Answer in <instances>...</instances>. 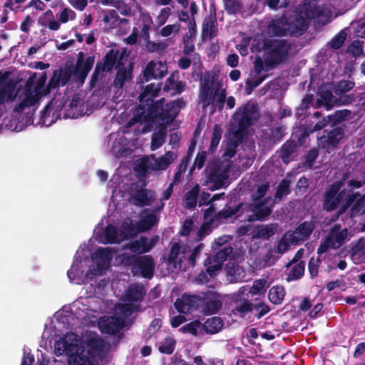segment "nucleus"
Masks as SVG:
<instances>
[{
    "label": "nucleus",
    "instance_id": "nucleus-20",
    "mask_svg": "<svg viewBox=\"0 0 365 365\" xmlns=\"http://www.w3.org/2000/svg\"><path fill=\"white\" fill-rule=\"evenodd\" d=\"M176 155L173 152L168 151L163 156L155 158L153 155V163L152 169L155 170H165L172 164Z\"/></svg>",
    "mask_w": 365,
    "mask_h": 365
},
{
    "label": "nucleus",
    "instance_id": "nucleus-12",
    "mask_svg": "<svg viewBox=\"0 0 365 365\" xmlns=\"http://www.w3.org/2000/svg\"><path fill=\"white\" fill-rule=\"evenodd\" d=\"M166 73V65L162 63L160 61L155 63L153 61H150L148 63L143 71V79L146 82L153 78L160 79L163 78Z\"/></svg>",
    "mask_w": 365,
    "mask_h": 365
},
{
    "label": "nucleus",
    "instance_id": "nucleus-54",
    "mask_svg": "<svg viewBox=\"0 0 365 365\" xmlns=\"http://www.w3.org/2000/svg\"><path fill=\"white\" fill-rule=\"evenodd\" d=\"M38 24L42 27L48 26L51 31H57L60 29L61 24L57 21H51L46 19L43 14L38 18Z\"/></svg>",
    "mask_w": 365,
    "mask_h": 365
},
{
    "label": "nucleus",
    "instance_id": "nucleus-26",
    "mask_svg": "<svg viewBox=\"0 0 365 365\" xmlns=\"http://www.w3.org/2000/svg\"><path fill=\"white\" fill-rule=\"evenodd\" d=\"M277 228V223H270L260 225L257 227V232L253 236V237L261 238L267 240L275 234Z\"/></svg>",
    "mask_w": 365,
    "mask_h": 365
},
{
    "label": "nucleus",
    "instance_id": "nucleus-35",
    "mask_svg": "<svg viewBox=\"0 0 365 365\" xmlns=\"http://www.w3.org/2000/svg\"><path fill=\"white\" fill-rule=\"evenodd\" d=\"M254 309V304L247 299H244L239 304H237L233 309V314L237 315L239 314L241 317H245L249 312H251Z\"/></svg>",
    "mask_w": 365,
    "mask_h": 365
},
{
    "label": "nucleus",
    "instance_id": "nucleus-21",
    "mask_svg": "<svg viewBox=\"0 0 365 365\" xmlns=\"http://www.w3.org/2000/svg\"><path fill=\"white\" fill-rule=\"evenodd\" d=\"M297 143L294 140H288L284 143L279 150V157L284 164H288L292 161V154L296 153Z\"/></svg>",
    "mask_w": 365,
    "mask_h": 365
},
{
    "label": "nucleus",
    "instance_id": "nucleus-3",
    "mask_svg": "<svg viewBox=\"0 0 365 365\" xmlns=\"http://www.w3.org/2000/svg\"><path fill=\"white\" fill-rule=\"evenodd\" d=\"M344 135V128L331 123L329 128L324 130L322 135L318 136L319 145L330 153L338 148Z\"/></svg>",
    "mask_w": 365,
    "mask_h": 365
},
{
    "label": "nucleus",
    "instance_id": "nucleus-25",
    "mask_svg": "<svg viewBox=\"0 0 365 365\" xmlns=\"http://www.w3.org/2000/svg\"><path fill=\"white\" fill-rule=\"evenodd\" d=\"M186 247H184L181 251V247L179 242H174L172 244L168 257L167 258V263L169 265H173L174 268H177V264L179 267H181L182 260L178 261V257L180 252L185 253L186 252Z\"/></svg>",
    "mask_w": 365,
    "mask_h": 365
},
{
    "label": "nucleus",
    "instance_id": "nucleus-27",
    "mask_svg": "<svg viewBox=\"0 0 365 365\" xmlns=\"http://www.w3.org/2000/svg\"><path fill=\"white\" fill-rule=\"evenodd\" d=\"M223 325L224 322L220 317H212L205 322L203 329L207 334H214L218 333Z\"/></svg>",
    "mask_w": 365,
    "mask_h": 365
},
{
    "label": "nucleus",
    "instance_id": "nucleus-23",
    "mask_svg": "<svg viewBox=\"0 0 365 365\" xmlns=\"http://www.w3.org/2000/svg\"><path fill=\"white\" fill-rule=\"evenodd\" d=\"M272 211L269 207L265 206V200L256 203L252 208L253 215L249 216L248 221L263 220L271 214Z\"/></svg>",
    "mask_w": 365,
    "mask_h": 365
},
{
    "label": "nucleus",
    "instance_id": "nucleus-7",
    "mask_svg": "<svg viewBox=\"0 0 365 365\" xmlns=\"http://www.w3.org/2000/svg\"><path fill=\"white\" fill-rule=\"evenodd\" d=\"M71 68L72 66L66 63L63 68L54 70L46 86L45 93H50L52 90L66 86L73 76Z\"/></svg>",
    "mask_w": 365,
    "mask_h": 365
},
{
    "label": "nucleus",
    "instance_id": "nucleus-19",
    "mask_svg": "<svg viewBox=\"0 0 365 365\" xmlns=\"http://www.w3.org/2000/svg\"><path fill=\"white\" fill-rule=\"evenodd\" d=\"M34 80L35 76H33L29 77L26 83V93L25 97L22 101L28 108L34 106L38 101L39 98L42 96L41 94H36L32 91V88L34 84Z\"/></svg>",
    "mask_w": 365,
    "mask_h": 365
},
{
    "label": "nucleus",
    "instance_id": "nucleus-59",
    "mask_svg": "<svg viewBox=\"0 0 365 365\" xmlns=\"http://www.w3.org/2000/svg\"><path fill=\"white\" fill-rule=\"evenodd\" d=\"M51 110L52 108L49 104L44 107L40 113L39 124L48 126L53 122V120H50Z\"/></svg>",
    "mask_w": 365,
    "mask_h": 365
},
{
    "label": "nucleus",
    "instance_id": "nucleus-51",
    "mask_svg": "<svg viewBox=\"0 0 365 365\" xmlns=\"http://www.w3.org/2000/svg\"><path fill=\"white\" fill-rule=\"evenodd\" d=\"M351 114L349 110L344 109L341 110H336L333 115H329L331 118V123L337 125L341 122L348 119Z\"/></svg>",
    "mask_w": 365,
    "mask_h": 365
},
{
    "label": "nucleus",
    "instance_id": "nucleus-46",
    "mask_svg": "<svg viewBox=\"0 0 365 365\" xmlns=\"http://www.w3.org/2000/svg\"><path fill=\"white\" fill-rule=\"evenodd\" d=\"M131 78V73L125 68H119L114 79V84L119 88H123L125 82Z\"/></svg>",
    "mask_w": 365,
    "mask_h": 365
},
{
    "label": "nucleus",
    "instance_id": "nucleus-29",
    "mask_svg": "<svg viewBox=\"0 0 365 365\" xmlns=\"http://www.w3.org/2000/svg\"><path fill=\"white\" fill-rule=\"evenodd\" d=\"M200 193V185L196 184L191 190L187 191L184 197L185 207L193 209L196 207Z\"/></svg>",
    "mask_w": 365,
    "mask_h": 365
},
{
    "label": "nucleus",
    "instance_id": "nucleus-62",
    "mask_svg": "<svg viewBox=\"0 0 365 365\" xmlns=\"http://www.w3.org/2000/svg\"><path fill=\"white\" fill-rule=\"evenodd\" d=\"M267 77V75H264L260 77H255L252 79L247 80L245 82L246 91L250 94L255 88L259 86Z\"/></svg>",
    "mask_w": 365,
    "mask_h": 365
},
{
    "label": "nucleus",
    "instance_id": "nucleus-11",
    "mask_svg": "<svg viewBox=\"0 0 365 365\" xmlns=\"http://www.w3.org/2000/svg\"><path fill=\"white\" fill-rule=\"evenodd\" d=\"M315 228V225L312 221L302 222L294 232L289 235V240L292 244H297L299 240H307Z\"/></svg>",
    "mask_w": 365,
    "mask_h": 365
},
{
    "label": "nucleus",
    "instance_id": "nucleus-43",
    "mask_svg": "<svg viewBox=\"0 0 365 365\" xmlns=\"http://www.w3.org/2000/svg\"><path fill=\"white\" fill-rule=\"evenodd\" d=\"M103 235L107 243L114 244L120 242L118 238L117 229L111 224H109L106 227Z\"/></svg>",
    "mask_w": 365,
    "mask_h": 365
},
{
    "label": "nucleus",
    "instance_id": "nucleus-6",
    "mask_svg": "<svg viewBox=\"0 0 365 365\" xmlns=\"http://www.w3.org/2000/svg\"><path fill=\"white\" fill-rule=\"evenodd\" d=\"M81 346L78 344L77 335L73 333L68 334L65 338L56 341L55 344V353L57 356L65 354L68 359L74 358L79 354Z\"/></svg>",
    "mask_w": 365,
    "mask_h": 365
},
{
    "label": "nucleus",
    "instance_id": "nucleus-53",
    "mask_svg": "<svg viewBox=\"0 0 365 365\" xmlns=\"http://www.w3.org/2000/svg\"><path fill=\"white\" fill-rule=\"evenodd\" d=\"M158 221L157 216L154 213L146 215L140 221L142 230L145 231L151 229Z\"/></svg>",
    "mask_w": 365,
    "mask_h": 365
},
{
    "label": "nucleus",
    "instance_id": "nucleus-57",
    "mask_svg": "<svg viewBox=\"0 0 365 365\" xmlns=\"http://www.w3.org/2000/svg\"><path fill=\"white\" fill-rule=\"evenodd\" d=\"M69 365H93L91 359L82 354L74 356V358H71L68 360Z\"/></svg>",
    "mask_w": 365,
    "mask_h": 365
},
{
    "label": "nucleus",
    "instance_id": "nucleus-60",
    "mask_svg": "<svg viewBox=\"0 0 365 365\" xmlns=\"http://www.w3.org/2000/svg\"><path fill=\"white\" fill-rule=\"evenodd\" d=\"M225 9L227 13L235 14L242 9V4L239 0H225Z\"/></svg>",
    "mask_w": 365,
    "mask_h": 365
},
{
    "label": "nucleus",
    "instance_id": "nucleus-15",
    "mask_svg": "<svg viewBox=\"0 0 365 365\" xmlns=\"http://www.w3.org/2000/svg\"><path fill=\"white\" fill-rule=\"evenodd\" d=\"M269 32L274 36H285L289 34V22L284 18L272 20L269 26Z\"/></svg>",
    "mask_w": 365,
    "mask_h": 365
},
{
    "label": "nucleus",
    "instance_id": "nucleus-40",
    "mask_svg": "<svg viewBox=\"0 0 365 365\" xmlns=\"http://www.w3.org/2000/svg\"><path fill=\"white\" fill-rule=\"evenodd\" d=\"M305 269V262L304 261L299 262L298 264H295L291 269L287 280H297L302 278L304 274Z\"/></svg>",
    "mask_w": 365,
    "mask_h": 365
},
{
    "label": "nucleus",
    "instance_id": "nucleus-17",
    "mask_svg": "<svg viewBox=\"0 0 365 365\" xmlns=\"http://www.w3.org/2000/svg\"><path fill=\"white\" fill-rule=\"evenodd\" d=\"M177 76L172 73L166 80L163 87L164 92H170V95H175L182 93L186 88V84L182 81H177Z\"/></svg>",
    "mask_w": 365,
    "mask_h": 365
},
{
    "label": "nucleus",
    "instance_id": "nucleus-13",
    "mask_svg": "<svg viewBox=\"0 0 365 365\" xmlns=\"http://www.w3.org/2000/svg\"><path fill=\"white\" fill-rule=\"evenodd\" d=\"M206 172L207 173V182L212 183L210 187V190L214 191L222 187L228 176L227 173L220 168H214L210 170L207 168Z\"/></svg>",
    "mask_w": 365,
    "mask_h": 365
},
{
    "label": "nucleus",
    "instance_id": "nucleus-22",
    "mask_svg": "<svg viewBox=\"0 0 365 365\" xmlns=\"http://www.w3.org/2000/svg\"><path fill=\"white\" fill-rule=\"evenodd\" d=\"M146 292L143 287L138 284L130 285L125 292V300L130 302H140Z\"/></svg>",
    "mask_w": 365,
    "mask_h": 365
},
{
    "label": "nucleus",
    "instance_id": "nucleus-38",
    "mask_svg": "<svg viewBox=\"0 0 365 365\" xmlns=\"http://www.w3.org/2000/svg\"><path fill=\"white\" fill-rule=\"evenodd\" d=\"M120 232L123 238L128 240L135 237L138 234V230L131 221L130 222L124 221L120 227Z\"/></svg>",
    "mask_w": 365,
    "mask_h": 365
},
{
    "label": "nucleus",
    "instance_id": "nucleus-48",
    "mask_svg": "<svg viewBox=\"0 0 365 365\" xmlns=\"http://www.w3.org/2000/svg\"><path fill=\"white\" fill-rule=\"evenodd\" d=\"M47 80V74L46 72H43L38 79L36 81L34 88V92L36 94H41L43 96H46L48 93H46V86H45Z\"/></svg>",
    "mask_w": 365,
    "mask_h": 365
},
{
    "label": "nucleus",
    "instance_id": "nucleus-30",
    "mask_svg": "<svg viewBox=\"0 0 365 365\" xmlns=\"http://www.w3.org/2000/svg\"><path fill=\"white\" fill-rule=\"evenodd\" d=\"M285 291L282 286L272 287L268 293V299L274 304H280L284 300Z\"/></svg>",
    "mask_w": 365,
    "mask_h": 365
},
{
    "label": "nucleus",
    "instance_id": "nucleus-31",
    "mask_svg": "<svg viewBox=\"0 0 365 365\" xmlns=\"http://www.w3.org/2000/svg\"><path fill=\"white\" fill-rule=\"evenodd\" d=\"M149 193L150 191L148 189L137 190L133 197L135 205L141 207L148 205L153 200L152 197L149 196Z\"/></svg>",
    "mask_w": 365,
    "mask_h": 365
},
{
    "label": "nucleus",
    "instance_id": "nucleus-49",
    "mask_svg": "<svg viewBox=\"0 0 365 365\" xmlns=\"http://www.w3.org/2000/svg\"><path fill=\"white\" fill-rule=\"evenodd\" d=\"M322 264V259L319 257H311L308 262V271L312 279L318 276L319 269Z\"/></svg>",
    "mask_w": 365,
    "mask_h": 365
},
{
    "label": "nucleus",
    "instance_id": "nucleus-39",
    "mask_svg": "<svg viewBox=\"0 0 365 365\" xmlns=\"http://www.w3.org/2000/svg\"><path fill=\"white\" fill-rule=\"evenodd\" d=\"M348 236V230L346 228H344L339 231L337 233L333 234L331 235V248L332 249H338L342 245L344 244L346 238Z\"/></svg>",
    "mask_w": 365,
    "mask_h": 365
},
{
    "label": "nucleus",
    "instance_id": "nucleus-4",
    "mask_svg": "<svg viewBox=\"0 0 365 365\" xmlns=\"http://www.w3.org/2000/svg\"><path fill=\"white\" fill-rule=\"evenodd\" d=\"M344 186L342 180L335 181L327 187L322 201V208L326 212H330L336 210L340 205L346 190H341Z\"/></svg>",
    "mask_w": 365,
    "mask_h": 365
},
{
    "label": "nucleus",
    "instance_id": "nucleus-2",
    "mask_svg": "<svg viewBox=\"0 0 365 365\" xmlns=\"http://www.w3.org/2000/svg\"><path fill=\"white\" fill-rule=\"evenodd\" d=\"M123 262L129 267L133 276H141L150 279L153 278L155 267V262L150 255L135 256L129 254H123Z\"/></svg>",
    "mask_w": 365,
    "mask_h": 365
},
{
    "label": "nucleus",
    "instance_id": "nucleus-10",
    "mask_svg": "<svg viewBox=\"0 0 365 365\" xmlns=\"http://www.w3.org/2000/svg\"><path fill=\"white\" fill-rule=\"evenodd\" d=\"M98 325L102 333L114 335L124 327L125 322L120 317L111 316L101 318Z\"/></svg>",
    "mask_w": 365,
    "mask_h": 365
},
{
    "label": "nucleus",
    "instance_id": "nucleus-41",
    "mask_svg": "<svg viewBox=\"0 0 365 365\" xmlns=\"http://www.w3.org/2000/svg\"><path fill=\"white\" fill-rule=\"evenodd\" d=\"M14 88L11 85H5L0 88V106L5 102L11 101L15 98L14 95Z\"/></svg>",
    "mask_w": 365,
    "mask_h": 365
},
{
    "label": "nucleus",
    "instance_id": "nucleus-44",
    "mask_svg": "<svg viewBox=\"0 0 365 365\" xmlns=\"http://www.w3.org/2000/svg\"><path fill=\"white\" fill-rule=\"evenodd\" d=\"M222 130L221 127L216 124L214 125L212 138H211V142H210V151L213 153L216 151L217 148L219 145V143L222 138Z\"/></svg>",
    "mask_w": 365,
    "mask_h": 365
},
{
    "label": "nucleus",
    "instance_id": "nucleus-56",
    "mask_svg": "<svg viewBox=\"0 0 365 365\" xmlns=\"http://www.w3.org/2000/svg\"><path fill=\"white\" fill-rule=\"evenodd\" d=\"M346 36L344 31H341L329 42L330 47L336 50L340 48L344 43Z\"/></svg>",
    "mask_w": 365,
    "mask_h": 365
},
{
    "label": "nucleus",
    "instance_id": "nucleus-24",
    "mask_svg": "<svg viewBox=\"0 0 365 365\" xmlns=\"http://www.w3.org/2000/svg\"><path fill=\"white\" fill-rule=\"evenodd\" d=\"M179 113L178 108H175L174 103H168L163 104L162 102V111L160 116V121L165 124H169L173 122Z\"/></svg>",
    "mask_w": 365,
    "mask_h": 365
},
{
    "label": "nucleus",
    "instance_id": "nucleus-45",
    "mask_svg": "<svg viewBox=\"0 0 365 365\" xmlns=\"http://www.w3.org/2000/svg\"><path fill=\"white\" fill-rule=\"evenodd\" d=\"M319 156V149L314 148L309 150L304 155V166L306 168L312 169Z\"/></svg>",
    "mask_w": 365,
    "mask_h": 365
},
{
    "label": "nucleus",
    "instance_id": "nucleus-32",
    "mask_svg": "<svg viewBox=\"0 0 365 365\" xmlns=\"http://www.w3.org/2000/svg\"><path fill=\"white\" fill-rule=\"evenodd\" d=\"M285 135L284 126H275L269 130L268 133V143L273 145L279 143Z\"/></svg>",
    "mask_w": 365,
    "mask_h": 365
},
{
    "label": "nucleus",
    "instance_id": "nucleus-63",
    "mask_svg": "<svg viewBox=\"0 0 365 365\" xmlns=\"http://www.w3.org/2000/svg\"><path fill=\"white\" fill-rule=\"evenodd\" d=\"M242 204H238L235 207L227 205L220 212V216L224 219H227L235 215L240 209Z\"/></svg>",
    "mask_w": 365,
    "mask_h": 365
},
{
    "label": "nucleus",
    "instance_id": "nucleus-61",
    "mask_svg": "<svg viewBox=\"0 0 365 365\" xmlns=\"http://www.w3.org/2000/svg\"><path fill=\"white\" fill-rule=\"evenodd\" d=\"M60 22L67 23L69 19L73 20L76 19V14L74 11L70 8H64L61 13L56 15Z\"/></svg>",
    "mask_w": 365,
    "mask_h": 365
},
{
    "label": "nucleus",
    "instance_id": "nucleus-58",
    "mask_svg": "<svg viewBox=\"0 0 365 365\" xmlns=\"http://www.w3.org/2000/svg\"><path fill=\"white\" fill-rule=\"evenodd\" d=\"M200 326V322L199 320H194L182 326L180 331L182 333H189L193 336L197 335V329Z\"/></svg>",
    "mask_w": 365,
    "mask_h": 365
},
{
    "label": "nucleus",
    "instance_id": "nucleus-16",
    "mask_svg": "<svg viewBox=\"0 0 365 365\" xmlns=\"http://www.w3.org/2000/svg\"><path fill=\"white\" fill-rule=\"evenodd\" d=\"M213 80L210 75L205 76L201 79L200 99L203 104V107L209 106V97L213 93Z\"/></svg>",
    "mask_w": 365,
    "mask_h": 365
},
{
    "label": "nucleus",
    "instance_id": "nucleus-64",
    "mask_svg": "<svg viewBox=\"0 0 365 365\" xmlns=\"http://www.w3.org/2000/svg\"><path fill=\"white\" fill-rule=\"evenodd\" d=\"M276 250L269 249L267 252L262 257V261L265 266H272L275 262L277 260L278 257L275 256Z\"/></svg>",
    "mask_w": 365,
    "mask_h": 365
},
{
    "label": "nucleus",
    "instance_id": "nucleus-55",
    "mask_svg": "<svg viewBox=\"0 0 365 365\" xmlns=\"http://www.w3.org/2000/svg\"><path fill=\"white\" fill-rule=\"evenodd\" d=\"M165 134V129H160L158 133H155L153 135L151 141L152 150H155L160 148L164 143Z\"/></svg>",
    "mask_w": 365,
    "mask_h": 365
},
{
    "label": "nucleus",
    "instance_id": "nucleus-34",
    "mask_svg": "<svg viewBox=\"0 0 365 365\" xmlns=\"http://www.w3.org/2000/svg\"><path fill=\"white\" fill-rule=\"evenodd\" d=\"M354 85L351 81L341 80L334 85L332 90L336 96H341L351 91Z\"/></svg>",
    "mask_w": 365,
    "mask_h": 365
},
{
    "label": "nucleus",
    "instance_id": "nucleus-28",
    "mask_svg": "<svg viewBox=\"0 0 365 365\" xmlns=\"http://www.w3.org/2000/svg\"><path fill=\"white\" fill-rule=\"evenodd\" d=\"M93 259L99 261L98 265L108 266L112 259V252L108 247H99L91 255Z\"/></svg>",
    "mask_w": 365,
    "mask_h": 365
},
{
    "label": "nucleus",
    "instance_id": "nucleus-52",
    "mask_svg": "<svg viewBox=\"0 0 365 365\" xmlns=\"http://www.w3.org/2000/svg\"><path fill=\"white\" fill-rule=\"evenodd\" d=\"M118 56V51L110 49L104 56L103 63L108 68V71H111L116 63Z\"/></svg>",
    "mask_w": 365,
    "mask_h": 365
},
{
    "label": "nucleus",
    "instance_id": "nucleus-50",
    "mask_svg": "<svg viewBox=\"0 0 365 365\" xmlns=\"http://www.w3.org/2000/svg\"><path fill=\"white\" fill-rule=\"evenodd\" d=\"M290 181L288 179H283L279 184L276 192L275 198L282 199L284 195H287L291 192Z\"/></svg>",
    "mask_w": 365,
    "mask_h": 365
},
{
    "label": "nucleus",
    "instance_id": "nucleus-1",
    "mask_svg": "<svg viewBox=\"0 0 365 365\" xmlns=\"http://www.w3.org/2000/svg\"><path fill=\"white\" fill-rule=\"evenodd\" d=\"M291 43L286 39H269L264 43L265 70L269 71L286 63Z\"/></svg>",
    "mask_w": 365,
    "mask_h": 365
},
{
    "label": "nucleus",
    "instance_id": "nucleus-5",
    "mask_svg": "<svg viewBox=\"0 0 365 365\" xmlns=\"http://www.w3.org/2000/svg\"><path fill=\"white\" fill-rule=\"evenodd\" d=\"M257 113V105L250 103L240 107L235 111L232 118L237 122V133H244L250 126L254 124Z\"/></svg>",
    "mask_w": 365,
    "mask_h": 365
},
{
    "label": "nucleus",
    "instance_id": "nucleus-36",
    "mask_svg": "<svg viewBox=\"0 0 365 365\" xmlns=\"http://www.w3.org/2000/svg\"><path fill=\"white\" fill-rule=\"evenodd\" d=\"M176 345L175 339L171 336H167L158 346L160 353L171 354L173 353Z\"/></svg>",
    "mask_w": 365,
    "mask_h": 365
},
{
    "label": "nucleus",
    "instance_id": "nucleus-8",
    "mask_svg": "<svg viewBox=\"0 0 365 365\" xmlns=\"http://www.w3.org/2000/svg\"><path fill=\"white\" fill-rule=\"evenodd\" d=\"M68 65L72 66L71 73L73 77V81L79 86H83L85 81L93 67L95 63V56H89L86 57V61H83L81 63L68 62Z\"/></svg>",
    "mask_w": 365,
    "mask_h": 365
},
{
    "label": "nucleus",
    "instance_id": "nucleus-18",
    "mask_svg": "<svg viewBox=\"0 0 365 365\" xmlns=\"http://www.w3.org/2000/svg\"><path fill=\"white\" fill-rule=\"evenodd\" d=\"M226 94V90L221 88L220 86L218 85L215 88L212 96L209 97V106L212 105L215 109L222 111L225 103Z\"/></svg>",
    "mask_w": 365,
    "mask_h": 365
},
{
    "label": "nucleus",
    "instance_id": "nucleus-9",
    "mask_svg": "<svg viewBox=\"0 0 365 365\" xmlns=\"http://www.w3.org/2000/svg\"><path fill=\"white\" fill-rule=\"evenodd\" d=\"M203 305L202 312L205 315H212L217 313L222 307L223 298L216 292L208 290L203 292Z\"/></svg>",
    "mask_w": 365,
    "mask_h": 365
},
{
    "label": "nucleus",
    "instance_id": "nucleus-33",
    "mask_svg": "<svg viewBox=\"0 0 365 365\" xmlns=\"http://www.w3.org/2000/svg\"><path fill=\"white\" fill-rule=\"evenodd\" d=\"M205 272L209 275L210 278H213L217 276L218 272L222 269L221 262L215 261V259L207 257L205 262Z\"/></svg>",
    "mask_w": 365,
    "mask_h": 365
},
{
    "label": "nucleus",
    "instance_id": "nucleus-14",
    "mask_svg": "<svg viewBox=\"0 0 365 365\" xmlns=\"http://www.w3.org/2000/svg\"><path fill=\"white\" fill-rule=\"evenodd\" d=\"M309 22V17L304 16L302 13L297 14L291 22H289V36L302 35L307 31Z\"/></svg>",
    "mask_w": 365,
    "mask_h": 365
},
{
    "label": "nucleus",
    "instance_id": "nucleus-47",
    "mask_svg": "<svg viewBox=\"0 0 365 365\" xmlns=\"http://www.w3.org/2000/svg\"><path fill=\"white\" fill-rule=\"evenodd\" d=\"M202 297H203V292L192 295L186 294L187 300L189 302L192 312L200 308L202 309L203 300Z\"/></svg>",
    "mask_w": 365,
    "mask_h": 365
},
{
    "label": "nucleus",
    "instance_id": "nucleus-42",
    "mask_svg": "<svg viewBox=\"0 0 365 365\" xmlns=\"http://www.w3.org/2000/svg\"><path fill=\"white\" fill-rule=\"evenodd\" d=\"M174 306L180 314H187L192 312L190 303L187 300L186 294H184L182 298L177 299L174 303Z\"/></svg>",
    "mask_w": 365,
    "mask_h": 365
},
{
    "label": "nucleus",
    "instance_id": "nucleus-37",
    "mask_svg": "<svg viewBox=\"0 0 365 365\" xmlns=\"http://www.w3.org/2000/svg\"><path fill=\"white\" fill-rule=\"evenodd\" d=\"M162 111V102L158 101L148 107L147 116L153 123L155 119L160 120Z\"/></svg>",
    "mask_w": 365,
    "mask_h": 365
}]
</instances>
